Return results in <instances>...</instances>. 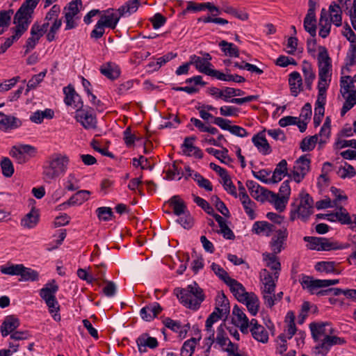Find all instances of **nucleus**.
Segmentation results:
<instances>
[{
    "label": "nucleus",
    "mask_w": 356,
    "mask_h": 356,
    "mask_svg": "<svg viewBox=\"0 0 356 356\" xmlns=\"http://www.w3.org/2000/svg\"><path fill=\"white\" fill-rule=\"evenodd\" d=\"M287 175V162L286 160L282 159L276 165V168L273 173L272 181L277 183L280 181L283 177Z\"/></svg>",
    "instance_id": "37998d69"
},
{
    "label": "nucleus",
    "mask_w": 356,
    "mask_h": 356,
    "mask_svg": "<svg viewBox=\"0 0 356 356\" xmlns=\"http://www.w3.org/2000/svg\"><path fill=\"white\" fill-rule=\"evenodd\" d=\"M318 139V136L317 134L310 137H306L301 141L300 148L302 152L312 151L315 148Z\"/></svg>",
    "instance_id": "bf43d9fd"
},
{
    "label": "nucleus",
    "mask_w": 356,
    "mask_h": 356,
    "mask_svg": "<svg viewBox=\"0 0 356 356\" xmlns=\"http://www.w3.org/2000/svg\"><path fill=\"white\" fill-rule=\"evenodd\" d=\"M318 76L327 78L332 77V60L328 54L327 49L323 46L318 47Z\"/></svg>",
    "instance_id": "9b49d317"
},
{
    "label": "nucleus",
    "mask_w": 356,
    "mask_h": 356,
    "mask_svg": "<svg viewBox=\"0 0 356 356\" xmlns=\"http://www.w3.org/2000/svg\"><path fill=\"white\" fill-rule=\"evenodd\" d=\"M252 231L258 235L269 236L275 232V227L266 221H257L253 224Z\"/></svg>",
    "instance_id": "cd10ccee"
},
{
    "label": "nucleus",
    "mask_w": 356,
    "mask_h": 356,
    "mask_svg": "<svg viewBox=\"0 0 356 356\" xmlns=\"http://www.w3.org/2000/svg\"><path fill=\"white\" fill-rule=\"evenodd\" d=\"M345 60L346 66L341 70L342 74L344 73L345 70L349 72V67L356 64V47L355 45L351 46V49L348 52Z\"/></svg>",
    "instance_id": "338daca9"
},
{
    "label": "nucleus",
    "mask_w": 356,
    "mask_h": 356,
    "mask_svg": "<svg viewBox=\"0 0 356 356\" xmlns=\"http://www.w3.org/2000/svg\"><path fill=\"white\" fill-rule=\"evenodd\" d=\"M54 116V112L50 108H46L44 111H36L30 116V120L36 124L42 122L44 118L52 119Z\"/></svg>",
    "instance_id": "ea45409f"
},
{
    "label": "nucleus",
    "mask_w": 356,
    "mask_h": 356,
    "mask_svg": "<svg viewBox=\"0 0 356 356\" xmlns=\"http://www.w3.org/2000/svg\"><path fill=\"white\" fill-rule=\"evenodd\" d=\"M226 329L227 327L225 323H221L217 328V336L216 338V341L222 348L227 345V342L230 341L227 336Z\"/></svg>",
    "instance_id": "052dcab7"
},
{
    "label": "nucleus",
    "mask_w": 356,
    "mask_h": 356,
    "mask_svg": "<svg viewBox=\"0 0 356 356\" xmlns=\"http://www.w3.org/2000/svg\"><path fill=\"white\" fill-rule=\"evenodd\" d=\"M195 139L196 137L195 136L185 138L184 143L181 145L182 151L186 156H194L195 158L202 159L203 157L202 151L199 147L193 145V141Z\"/></svg>",
    "instance_id": "a211bd4d"
},
{
    "label": "nucleus",
    "mask_w": 356,
    "mask_h": 356,
    "mask_svg": "<svg viewBox=\"0 0 356 356\" xmlns=\"http://www.w3.org/2000/svg\"><path fill=\"white\" fill-rule=\"evenodd\" d=\"M348 247V245H343L337 241L321 237L320 251H330L335 250H343Z\"/></svg>",
    "instance_id": "a19ab883"
},
{
    "label": "nucleus",
    "mask_w": 356,
    "mask_h": 356,
    "mask_svg": "<svg viewBox=\"0 0 356 356\" xmlns=\"http://www.w3.org/2000/svg\"><path fill=\"white\" fill-rule=\"evenodd\" d=\"M163 324L173 332L179 333L181 337H185L190 329L189 324L182 325L179 321H174L170 318H165Z\"/></svg>",
    "instance_id": "5701e85b"
},
{
    "label": "nucleus",
    "mask_w": 356,
    "mask_h": 356,
    "mask_svg": "<svg viewBox=\"0 0 356 356\" xmlns=\"http://www.w3.org/2000/svg\"><path fill=\"white\" fill-rule=\"evenodd\" d=\"M326 103L325 98H317L315 103L314 108V120L316 122V119H318V122H321L322 118L325 113V105Z\"/></svg>",
    "instance_id": "680f3d73"
},
{
    "label": "nucleus",
    "mask_w": 356,
    "mask_h": 356,
    "mask_svg": "<svg viewBox=\"0 0 356 356\" xmlns=\"http://www.w3.org/2000/svg\"><path fill=\"white\" fill-rule=\"evenodd\" d=\"M252 141L258 151L262 154L268 155L271 153L272 149L265 137L264 131L259 132L254 135L252 138Z\"/></svg>",
    "instance_id": "412c9836"
},
{
    "label": "nucleus",
    "mask_w": 356,
    "mask_h": 356,
    "mask_svg": "<svg viewBox=\"0 0 356 356\" xmlns=\"http://www.w3.org/2000/svg\"><path fill=\"white\" fill-rule=\"evenodd\" d=\"M240 200L246 214L250 220H254L256 218V214L254 213V209L256 208L255 202L252 201L248 195L244 194L242 195Z\"/></svg>",
    "instance_id": "58836bf2"
},
{
    "label": "nucleus",
    "mask_w": 356,
    "mask_h": 356,
    "mask_svg": "<svg viewBox=\"0 0 356 356\" xmlns=\"http://www.w3.org/2000/svg\"><path fill=\"white\" fill-rule=\"evenodd\" d=\"M90 193V191L86 190L79 191L61 206L81 204L89 199Z\"/></svg>",
    "instance_id": "4c0bfd02"
},
{
    "label": "nucleus",
    "mask_w": 356,
    "mask_h": 356,
    "mask_svg": "<svg viewBox=\"0 0 356 356\" xmlns=\"http://www.w3.org/2000/svg\"><path fill=\"white\" fill-rule=\"evenodd\" d=\"M63 92L65 95L64 102L67 106H73L76 110L83 107V103L81 96L76 92L72 86L69 85L68 86L64 87Z\"/></svg>",
    "instance_id": "2eb2a0df"
},
{
    "label": "nucleus",
    "mask_w": 356,
    "mask_h": 356,
    "mask_svg": "<svg viewBox=\"0 0 356 356\" xmlns=\"http://www.w3.org/2000/svg\"><path fill=\"white\" fill-rule=\"evenodd\" d=\"M60 13V6L54 4L47 13L44 19V23L42 25L39 24V28L44 33L47 31L48 28L49 27V30L46 35L47 40L48 42H52L56 39V35L61 27L62 19L59 18Z\"/></svg>",
    "instance_id": "423d86ee"
},
{
    "label": "nucleus",
    "mask_w": 356,
    "mask_h": 356,
    "mask_svg": "<svg viewBox=\"0 0 356 356\" xmlns=\"http://www.w3.org/2000/svg\"><path fill=\"white\" fill-rule=\"evenodd\" d=\"M21 121L18 118L0 112V129L5 131L14 129L21 126Z\"/></svg>",
    "instance_id": "bb28decb"
},
{
    "label": "nucleus",
    "mask_w": 356,
    "mask_h": 356,
    "mask_svg": "<svg viewBox=\"0 0 356 356\" xmlns=\"http://www.w3.org/2000/svg\"><path fill=\"white\" fill-rule=\"evenodd\" d=\"M246 186L248 187L250 195L257 201H260L261 202H265V199L267 196V193L266 192L270 191L264 187H261L258 183L252 180L247 181Z\"/></svg>",
    "instance_id": "6ab92c4d"
},
{
    "label": "nucleus",
    "mask_w": 356,
    "mask_h": 356,
    "mask_svg": "<svg viewBox=\"0 0 356 356\" xmlns=\"http://www.w3.org/2000/svg\"><path fill=\"white\" fill-rule=\"evenodd\" d=\"M260 279L262 284L261 291L264 305L268 308H272L282 299L283 293L280 292L275 294L277 281L273 279V275L266 269L261 270Z\"/></svg>",
    "instance_id": "39448f33"
},
{
    "label": "nucleus",
    "mask_w": 356,
    "mask_h": 356,
    "mask_svg": "<svg viewBox=\"0 0 356 356\" xmlns=\"http://www.w3.org/2000/svg\"><path fill=\"white\" fill-rule=\"evenodd\" d=\"M326 11L323 8L321 10V18L319 25L321 26L318 34L323 38H325L330 32V22H328L327 19L325 18Z\"/></svg>",
    "instance_id": "8fccbe9b"
},
{
    "label": "nucleus",
    "mask_w": 356,
    "mask_h": 356,
    "mask_svg": "<svg viewBox=\"0 0 356 356\" xmlns=\"http://www.w3.org/2000/svg\"><path fill=\"white\" fill-rule=\"evenodd\" d=\"M302 71L305 85L308 90H311L313 81L316 78V74L312 64L307 60H303L302 64Z\"/></svg>",
    "instance_id": "2f4dec72"
},
{
    "label": "nucleus",
    "mask_w": 356,
    "mask_h": 356,
    "mask_svg": "<svg viewBox=\"0 0 356 356\" xmlns=\"http://www.w3.org/2000/svg\"><path fill=\"white\" fill-rule=\"evenodd\" d=\"M266 193H267V196L265 199V201H268L273 204L275 209L280 212H282L285 209L288 202L286 197H281L278 194H276L272 191Z\"/></svg>",
    "instance_id": "c85d7f7f"
},
{
    "label": "nucleus",
    "mask_w": 356,
    "mask_h": 356,
    "mask_svg": "<svg viewBox=\"0 0 356 356\" xmlns=\"http://www.w3.org/2000/svg\"><path fill=\"white\" fill-rule=\"evenodd\" d=\"M343 98L345 99V102L341 110V116H343L348 111L356 105V89L349 92L346 95V97Z\"/></svg>",
    "instance_id": "49530a36"
},
{
    "label": "nucleus",
    "mask_w": 356,
    "mask_h": 356,
    "mask_svg": "<svg viewBox=\"0 0 356 356\" xmlns=\"http://www.w3.org/2000/svg\"><path fill=\"white\" fill-rule=\"evenodd\" d=\"M21 272L20 278L19 279L20 282H35L39 280L38 272L32 268L25 267L23 265Z\"/></svg>",
    "instance_id": "a18cd8bd"
},
{
    "label": "nucleus",
    "mask_w": 356,
    "mask_h": 356,
    "mask_svg": "<svg viewBox=\"0 0 356 356\" xmlns=\"http://www.w3.org/2000/svg\"><path fill=\"white\" fill-rule=\"evenodd\" d=\"M331 78H327L323 76H318V96L317 98H325L326 92L329 87Z\"/></svg>",
    "instance_id": "0e129e2a"
},
{
    "label": "nucleus",
    "mask_w": 356,
    "mask_h": 356,
    "mask_svg": "<svg viewBox=\"0 0 356 356\" xmlns=\"http://www.w3.org/2000/svg\"><path fill=\"white\" fill-rule=\"evenodd\" d=\"M175 293L184 306L193 310L199 309L205 298L202 289L195 282L186 288L175 289Z\"/></svg>",
    "instance_id": "7ed1b4c3"
},
{
    "label": "nucleus",
    "mask_w": 356,
    "mask_h": 356,
    "mask_svg": "<svg viewBox=\"0 0 356 356\" xmlns=\"http://www.w3.org/2000/svg\"><path fill=\"white\" fill-rule=\"evenodd\" d=\"M81 6V0H72L64 8V16L77 17L80 11L79 6Z\"/></svg>",
    "instance_id": "864d4df0"
},
{
    "label": "nucleus",
    "mask_w": 356,
    "mask_h": 356,
    "mask_svg": "<svg viewBox=\"0 0 356 356\" xmlns=\"http://www.w3.org/2000/svg\"><path fill=\"white\" fill-rule=\"evenodd\" d=\"M335 265L334 261H319L315 265V269L318 272L339 274L335 268Z\"/></svg>",
    "instance_id": "6e6d98bb"
},
{
    "label": "nucleus",
    "mask_w": 356,
    "mask_h": 356,
    "mask_svg": "<svg viewBox=\"0 0 356 356\" xmlns=\"http://www.w3.org/2000/svg\"><path fill=\"white\" fill-rule=\"evenodd\" d=\"M221 10L242 21H245L248 19V14L246 12L238 10L229 6H223Z\"/></svg>",
    "instance_id": "e2e57ef3"
},
{
    "label": "nucleus",
    "mask_w": 356,
    "mask_h": 356,
    "mask_svg": "<svg viewBox=\"0 0 356 356\" xmlns=\"http://www.w3.org/2000/svg\"><path fill=\"white\" fill-rule=\"evenodd\" d=\"M330 21L336 26H341L342 24V10L339 4L333 1L329 6Z\"/></svg>",
    "instance_id": "e433bc0d"
},
{
    "label": "nucleus",
    "mask_w": 356,
    "mask_h": 356,
    "mask_svg": "<svg viewBox=\"0 0 356 356\" xmlns=\"http://www.w3.org/2000/svg\"><path fill=\"white\" fill-rule=\"evenodd\" d=\"M330 326L329 322H313L309 324L312 337L315 342H318L314 347V351L317 355L326 356L332 346L346 343L343 338L330 335L334 333V329Z\"/></svg>",
    "instance_id": "f03ea898"
},
{
    "label": "nucleus",
    "mask_w": 356,
    "mask_h": 356,
    "mask_svg": "<svg viewBox=\"0 0 356 356\" xmlns=\"http://www.w3.org/2000/svg\"><path fill=\"white\" fill-rule=\"evenodd\" d=\"M13 10L0 11V35L3 34L9 27Z\"/></svg>",
    "instance_id": "09e8293b"
},
{
    "label": "nucleus",
    "mask_w": 356,
    "mask_h": 356,
    "mask_svg": "<svg viewBox=\"0 0 356 356\" xmlns=\"http://www.w3.org/2000/svg\"><path fill=\"white\" fill-rule=\"evenodd\" d=\"M93 109L89 106L79 108L76 111L74 118L86 129H95L97 128V120L93 113Z\"/></svg>",
    "instance_id": "1a4fd4ad"
},
{
    "label": "nucleus",
    "mask_w": 356,
    "mask_h": 356,
    "mask_svg": "<svg viewBox=\"0 0 356 356\" xmlns=\"http://www.w3.org/2000/svg\"><path fill=\"white\" fill-rule=\"evenodd\" d=\"M168 202L173 209L174 214L179 217L189 212L184 202L181 200L179 195L172 196Z\"/></svg>",
    "instance_id": "72a5a7b5"
},
{
    "label": "nucleus",
    "mask_w": 356,
    "mask_h": 356,
    "mask_svg": "<svg viewBox=\"0 0 356 356\" xmlns=\"http://www.w3.org/2000/svg\"><path fill=\"white\" fill-rule=\"evenodd\" d=\"M226 284L229 286V290L239 302H241L245 296L250 293L245 291L243 285L235 279L231 278L230 280H228Z\"/></svg>",
    "instance_id": "4be33fe9"
},
{
    "label": "nucleus",
    "mask_w": 356,
    "mask_h": 356,
    "mask_svg": "<svg viewBox=\"0 0 356 356\" xmlns=\"http://www.w3.org/2000/svg\"><path fill=\"white\" fill-rule=\"evenodd\" d=\"M40 0H26L16 12L14 16L15 26L11 29L13 35L7 38L0 46V54H4L12 46L14 42L19 40L27 31L32 22L34 10Z\"/></svg>",
    "instance_id": "f257e3e1"
},
{
    "label": "nucleus",
    "mask_w": 356,
    "mask_h": 356,
    "mask_svg": "<svg viewBox=\"0 0 356 356\" xmlns=\"http://www.w3.org/2000/svg\"><path fill=\"white\" fill-rule=\"evenodd\" d=\"M30 33L31 37L27 39L24 45L25 54H29L30 51L35 47L41 37L44 34V33L39 28L38 23H34L32 25Z\"/></svg>",
    "instance_id": "dca6fc26"
},
{
    "label": "nucleus",
    "mask_w": 356,
    "mask_h": 356,
    "mask_svg": "<svg viewBox=\"0 0 356 356\" xmlns=\"http://www.w3.org/2000/svg\"><path fill=\"white\" fill-rule=\"evenodd\" d=\"M353 78L350 76H344L341 78L340 80V92L343 97H346V95L351 92V89L355 88Z\"/></svg>",
    "instance_id": "3c124183"
},
{
    "label": "nucleus",
    "mask_w": 356,
    "mask_h": 356,
    "mask_svg": "<svg viewBox=\"0 0 356 356\" xmlns=\"http://www.w3.org/2000/svg\"><path fill=\"white\" fill-rule=\"evenodd\" d=\"M211 56L209 53H204L203 57L191 55L189 58L190 63L194 65L197 71L204 74L208 75L209 72L211 71L210 67L211 66Z\"/></svg>",
    "instance_id": "ddd939ff"
},
{
    "label": "nucleus",
    "mask_w": 356,
    "mask_h": 356,
    "mask_svg": "<svg viewBox=\"0 0 356 356\" xmlns=\"http://www.w3.org/2000/svg\"><path fill=\"white\" fill-rule=\"evenodd\" d=\"M100 72L111 80L117 79L120 75V68L115 63L108 62L100 67Z\"/></svg>",
    "instance_id": "b1692460"
},
{
    "label": "nucleus",
    "mask_w": 356,
    "mask_h": 356,
    "mask_svg": "<svg viewBox=\"0 0 356 356\" xmlns=\"http://www.w3.org/2000/svg\"><path fill=\"white\" fill-rule=\"evenodd\" d=\"M200 338L197 339L193 337L188 340H186L181 348V356H192L197 343L200 341Z\"/></svg>",
    "instance_id": "603ef678"
},
{
    "label": "nucleus",
    "mask_w": 356,
    "mask_h": 356,
    "mask_svg": "<svg viewBox=\"0 0 356 356\" xmlns=\"http://www.w3.org/2000/svg\"><path fill=\"white\" fill-rule=\"evenodd\" d=\"M19 326V319L14 316H8L5 318L1 327V335L5 337L9 334H12L15 329Z\"/></svg>",
    "instance_id": "a878e982"
},
{
    "label": "nucleus",
    "mask_w": 356,
    "mask_h": 356,
    "mask_svg": "<svg viewBox=\"0 0 356 356\" xmlns=\"http://www.w3.org/2000/svg\"><path fill=\"white\" fill-rule=\"evenodd\" d=\"M58 289V285L55 280H51L39 291V295L45 302L54 301V299H56V294Z\"/></svg>",
    "instance_id": "f3484780"
},
{
    "label": "nucleus",
    "mask_w": 356,
    "mask_h": 356,
    "mask_svg": "<svg viewBox=\"0 0 356 356\" xmlns=\"http://www.w3.org/2000/svg\"><path fill=\"white\" fill-rule=\"evenodd\" d=\"M289 84L291 93L293 96L297 97L302 90V79L298 72H293L289 76Z\"/></svg>",
    "instance_id": "393cba45"
},
{
    "label": "nucleus",
    "mask_w": 356,
    "mask_h": 356,
    "mask_svg": "<svg viewBox=\"0 0 356 356\" xmlns=\"http://www.w3.org/2000/svg\"><path fill=\"white\" fill-rule=\"evenodd\" d=\"M2 174L6 177H10L14 173V167L11 160L8 157H3L1 161Z\"/></svg>",
    "instance_id": "774afa93"
},
{
    "label": "nucleus",
    "mask_w": 356,
    "mask_h": 356,
    "mask_svg": "<svg viewBox=\"0 0 356 356\" xmlns=\"http://www.w3.org/2000/svg\"><path fill=\"white\" fill-rule=\"evenodd\" d=\"M23 264H8L0 266V272L3 275H21Z\"/></svg>",
    "instance_id": "4d7b16f0"
},
{
    "label": "nucleus",
    "mask_w": 356,
    "mask_h": 356,
    "mask_svg": "<svg viewBox=\"0 0 356 356\" xmlns=\"http://www.w3.org/2000/svg\"><path fill=\"white\" fill-rule=\"evenodd\" d=\"M162 311V307L158 302H153L143 307L140 311L142 319L145 321H151L155 318Z\"/></svg>",
    "instance_id": "aec40b11"
},
{
    "label": "nucleus",
    "mask_w": 356,
    "mask_h": 356,
    "mask_svg": "<svg viewBox=\"0 0 356 356\" xmlns=\"http://www.w3.org/2000/svg\"><path fill=\"white\" fill-rule=\"evenodd\" d=\"M39 220L38 212L32 209L21 220V225L24 227L31 229L36 226Z\"/></svg>",
    "instance_id": "79ce46f5"
},
{
    "label": "nucleus",
    "mask_w": 356,
    "mask_h": 356,
    "mask_svg": "<svg viewBox=\"0 0 356 356\" xmlns=\"http://www.w3.org/2000/svg\"><path fill=\"white\" fill-rule=\"evenodd\" d=\"M140 5L139 0H129L127 1L124 5L120 6L118 9L120 16H123L126 14L131 15L137 11Z\"/></svg>",
    "instance_id": "de8ad7c7"
},
{
    "label": "nucleus",
    "mask_w": 356,
    "mask_h": 356,
    "mask_svg": "<svg viewBox=\"0 0 356 356\" xmlns=\"http://www.w3.org/2000/svg\"><path fill=\"white\" fill-rule=\"evenodd\" d=\"M215 311L225 315V317L229 314V302L223 293H218L216 298Z\"/></svg>",
    "instance_id": "f704fd0d"
},
{
    "label": "nucleus",
    "mask_w": 356,
    "mask_h": 356,
    "mask_svg": "<svg viewBox=\"0 0 356 356\" xmlns=\"http://www.w3.org/2000/svg\"><path fill=\"white\" fill-rule=\"evenodd\" d=\"M252 337L257 341L261 343H266L268 341V333L266 328L261 325L259 327H255L254 330H250Z\"/></svg>",
    "instance_id": "13d9d810"
},
{
    "label": "nucleus",
    "mask_w": 356,
    "mask_h": 356,
    "mask_svg": "<svg viewBox=\"0 0 356 356\" xmlns=\"http://www.w3.org/2000/svg\"><path fill=\"white\" fill-rule=\"evenodd\" d=\"M136 343L138 347V350L140 353L145 352L146 347L154 349L159 345L158 341L156 338L149 337L147 334L140 336L137 339Z\"/></svg>",
    "instance_id": "7c9ffc66"
},
{
    "label": "nucleus",
    "mask_w": 356,
    "mask_h": 356,
    "mask_svg": "<svg viewBox=\"0 0 356 356\" xmlns=\"http://www.w3.org/2000/svg\"><path fill=\"white\" fill-rule=\"evenodd\" d=\"M300 197L299 204L298 206L292 205L289 218L291 221L300 218L302 221L307 222L314 212V200L307 193H301Z\"/></svg>",
    "instance_id": "0eeeda50"
},
{
    "label": "nucleus",
    "mask_w": 356,
    "mask_h": 356,
    "mask_svg": "<svg viewBox=\"0 0 356 356\" xmlns=\"http://www.w3.org/2000/svg\"><path fill=\"white\" fill-rule=\"evenodd\" d=\"M311 160L309 154H305L298 159L294 163L293 169L289 175L296 182L300 183L310 170Z\"/></svg>",
    "instance_id": "6e6552de"
},
{
    "label": "nucleus",
    "mask_w": 356,
    "mask_h": 356,
    "mask_svg": "<svg viewBox=\"0 0 356 356\" xmlns=\"http://www.w3.org/2000/svg\"><path fill=\"white\" fill-rule=\"evenodd\" d=\"M339 282V280H315L311 276L302 275L300 282L304 289L310 290L314 292V289L325 288L331 285H335Z\"/></svg>",
    "instance_id": "f8f14e48"
},
{
    "label": "nucleus",
    "mask_w": 356,
    "mask_h": 356,
    "mask_svg": "<svg viewBox=\"0 0 356 356\" xmlns=\"http://www.w3.org/2000/svg\"><path fill=\"white\" fill-rule=\"evenodd\" d=\"M270 242V246L272 253L279 254L285 248L286 241L288 237V231L286 228L280 229L275 231Z\"/></svg>",
    "instance_id": "4468645a"
},
{
    "label": "nucleus",
    "mask_w": 356,
    "mask_h": 356,
    "mask_svg": "<svg viewBox=\"0 0 356 356\" xmlns=\"http://www.w3.org/2000/svg\"><path fill=\"white\" fill-rule=\"evenodd\" d=\"M218 45L226 56L235 58L239 56V49L234 44L222 40Z\"/></svg>",
    "instance_id": "c03bdc74"
},
{
    "label": "nucleus",
    "mask_w": 356,
    "mask_h": 356,
    "mask_svg": "<svg viewBox=\"0 0 356 356\" xmlns=\"http://www.w3.org/2000/svg\"><path fill=\"white\" fill-rule=\"evenodd\" d=\"M276 254H277L274 253L264 254V259L266 261L267 266L271 270H275L273 275L272 273L270 274L273 275V277L275 281L277 280L279 272L281 270V264L278 261Z\"/></svg>",
    "instance_id": "c756f323"
},
{
    "label": "nucleus",
    "mask_w": 356,
    "mask_h": 356,
    "mask_svg": "<svg viewBox=\"0 0 356 356\" xmlns=\"http://www.w3.org/2000/svg\"><path fill=\"white\" fill-rule=\"evenodd\" d=\"M36 153V149L30 145H19L12 147L9 154L19 164L27 162Z\"/></svg>",
    "instance_id": "9d476101"
},
{
    "label": "nucleus",
    "mask_w": 356,
    "mask_h": 356,
    "mask_svg": "<svg viewBox=\"0 0 356 356\" xmlns=\"http://www.w3.org/2000/svg\"><path fill=\"white\" fill-rule=\"evenodd\" d=\"M337 209L338 215L337 217H338V222L341 225H352L353 222V216H351L347 210L343 207H339Z\"/></svg>",
    "instance_id": "69168bd1"
},
{
    "label": "nucleus",
    "mask_w": 356,
    "mask_h": 356,
    "mask_svg": "<svg viewBox=\"0 0 356 356\" xmlns=\"http://www.w3.org/2000/svg\"><path fill=\"white\" fill-rule=\"evenodd\" d=\"M70 159L66 154H54L42 167V176L46 182H51L60 175H64L68 168Z\"/></svg>",
    "instance_id": "20e7f679"
},
{
    "label": "nucleus",
    "mask_w": 356,
    "mask_h": 356,
    "mask_svg": "<svg viewBox=\"0 0 356 356\" xmlns=\"http://www.w3.org/2000/svg\"><path fill=\"white\" fill-rule=\"evenodd\" d=\"M241 302L246 305L251 315H257L259 308V300L256 294L250 292Z\"/></svg>",
    "instance_id": "473e14b6"
},
{
    "label": "nucleus",
    "mask_w": 356,
    "mask_h": 356,
    "mask_svg": "<svg viewBox=\"0 0 356 356\" xmlns=\"http://www.w3.org/2000/svg\"><path fill=\"white\" fill-rule=\"evenodd\" d=\"M120 16L117 13L111 12L109 10H106V14L101 16L99 22L104 26L111 29H114L120 19Z\"/></svg>",
    "instance_id": "c9c22d12"
},
{
    "label": "nucleus",
    "mask_w": 356,
    "mask_h": 356,
    "mask_svg": "<svg viewBox=\"0 0 356 356\" xmlns=\"http://www.w3.org/2000/svg\"><path fill=\"white\" fill-rule=\"evenodd\" d=\"M336 173L341 179H350L355 176L356 170L353 166L346 162L343 166L338 168Z\"/></svg>",
    "instance_id": "5fc2aeb1"
}]
</instances>
